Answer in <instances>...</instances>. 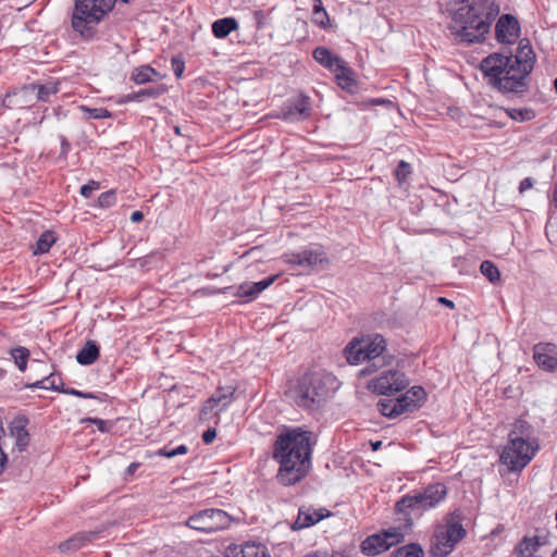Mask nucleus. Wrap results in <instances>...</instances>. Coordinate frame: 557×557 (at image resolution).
I'll list each match as a JSON object with an SVG mask.
<instances>
[{
	"label": "nucleus",
	"instance_id": "obj_1",
	"mask_svg": "<svg viewBox=\"0 0 557 557\" xmlns=\"http://www.w3.org/2000/svg\"><path fill=\"white\" fill-rule=\"evenodd\" d=\"M535 53L529 39L519 41L516 54L492 53L481 61L480 70L488 83L504 94H523L534 67Z\"/></svg>",
	"mask_w": 557,
	"mask_h": 557
},
{
	"label": "nucleus",
	"instance_id": "obj_2",
	"mask_svg": "<svg viewBox=\"0 0 557 557\" xmlns=\"http://www.w3.org/2000/svg\"><path fill=\"white\" fill-rule=\"evenodd\" d=\"M312 433L300 428L286 429L273 444V459L280 463L277 481L290 486L309 472L312 454Z\"/></svg>",
	"mask_w": 557,
	"mask_h": 557
},
{
	"label": "nucleus",
	"instance_id": "obj_3",
	"mask_svg": "<svg viewBox=\"0 0 557 557\" xmlns=\"http://www.w3.org/2000/svg\"><path fill=\"white\" fill-rule=\"evenodd\" d=\"M455 36L461 42L471 45L483 42L500 5L496 0H455Z\"/></svg>",
	"mask_w": 557,
	"mask_h": 557
},
{
	"label": "nucleus",
	"instance_id": "obj_4",
	"mask_svg": "<svg viewBox=\"0 0 557 557\" xmlns=\"http://www.w3.org/2000/svg\"><path fill=\"white\" fill-rule=\"evenodd\" d=\"M386 341L381 334L354 338L344 349V355L350 364H367L359 371L360 376L371 375L386 364ZM388 359H392L389 356Z\"/></svg>",
	"mask_w": 557,
	"mask_h": 557
},
{
	"label": "nucleus",
	"instance_id": "obj_5",
	"mask_svg": "<svg viewBox=\"0 0 557 557\" xmlns=\"http://www.w3.org/2000/svg\"><path fill=\"white\" fill-rule=\"evenodd\" d=\"M335 377L324 371H312L306 373L292 392L293 400L297 406L314 410L326 400Z\"/></svg>",
	"mask_w": 557,
	"mask_h": 557
},
{
	"label": "nucleus",
	"instance_id": "obj_6",
	"mask_svg": "<svg viewBox=\"0 0 557 557\" xmlns=\"http://www.w3.org/2000/svg\"><path fill=\"white\" fill-rule=\"evenodd\" d=\"M120 1L128 3V0ZM116 2L117 0H74L73 29L87 40L94 39L97 34V25Z\"/></svg>",
	"mask_w": 557,
	"mask_h": 557
},
{
	"label": "nucleus",
	"instance_id": "obj_7",
	"mask_svg": "<svg viewBox=\"0 0 557 557\" xmlns=\"http://www.w3.org/2000/svg\"><path fill=\"white\" fill-rule=\"evenodd\" d=\"M539 442L508 440L499 455V461L509 472H521L539 450Z\"/></svg>",
	"mask_w": 557,
	"mask_h": 557
},
{
	"label": "nucleus",
	"instance_id": "obj_8",
	"mask_svg": "<svg viewBox=\"0 0 557 557\" xmlns=\"http://www.w3.org/2000/svg\"><path fill=\"white\" fill-rule=\"evenodd\" d=\"M231 516L222 509H203L190 516L186 525L205 533L223 530L231 524Z\"/></svg>",
	"mask_w": 557,
	"mask_h": 557
},
{
	"label": "nucleus",
	"instance_id": "obj_9",
	"mask_svg": "<svg viewBox=\"0 0 557 557\" xmlns=\"http://www.w3.org/2000/svg\"><path fill=\"white\" fill-rule=\"evenodd\" d=\"M404 539L400 528H389L367 536L360 544V550L367 556H376L399 544Z\"/></svg>",
	"mask_w": 557,
	"mask_h": 557
},
{
	"label": "nucleus",
	"instance_id": "obj_10",
	"mask_svg": "<svg viewBox=\"0 0 557 557\" xmlns=\"http://www.w3.org/2000/svg\"><path fill=\"white\" fill-rule=\"evenodd\" d=\"M453 552V512H447L442 522L434 527L430 540L431 557H448Z\"/></svg>",
	"mask_w": 557,
	"mask_h": 557
},
{
	"label": "nucleus",
	"instance_id": "obj_11",
	"mask_svg": "<svg viewBox=\"0 0 557 557\" xmlns=\"http://www.w3.org/2000/svg\"><path fill=\"white\" fill-rule=\"evenodd\" d=\"M406 374L398 370H386L368 383V388L379 395H393L409 385Z\"/></svg>",
	"mask_w": 557,
	"mask_h": 557
},
{
	"label": "nucleus",
	"instance_id": "obj_12",
	"mask_svg": "<svg viewBox=\"0 0 557 557\" xmlns=\"http://www.w3.org/2000/svg\"><path fill=\"white\" fill-rule=\"evenodd\" d=\"M428 502L419 491L412 494L403 496L395 504V511L403 516L400 519L404 521L406 528H411L416 518H419L425 510L431 509Z\"/></svg>",
	"mask_w": 557,
	"mask_h": 557
},
{
	"label": "nucleus",
	"instance_id": "obj_13",
	"mask_svg": "<svg viewBox=\"0 0 557 557\" xmlns=\"http://www.w3.org/2000/svg\"><path fill=\"white\" fill-rule=\"evenodd\" d=\"M58 90V85L53 83L46 85L30 84L20 88L18 90L7 94V99L9 100L10 104L13 102V99L16 100L15 104H23L24 102L20 101V98L24 97H32V99H35V101L46 102L49 100V97L57 94Z\"/></svg>",
	"mask_w": 557,
	"mask_h": 557
},
{
	"label": "nucleus",
	"instance_id": "obj_14",
	"mask_svg": "<svg viewBox=\"0 0 557 557\" xmlns=\"http://www.w3.org/2000/svg\"><path fill=\"white\" fill-rule=\"evenodd\" d=\"M520 23L518 18L509 13L498 17L495 24V39L503 45H512L520 37Z\"/></svg>",
	"mask_w": 557,
	"mask_h": 557
},
{
	"label": "nucleus",
	"instance_id": "obj_15",
	"mask_svg": "<svg viewBox=\"0 0 557 557\" xmlns=\"http://www.w3.org/2000/svg\"><path fill=\"white\" fill-rule=\"evenodd\" d=\"M310 98L300 95L297 99L287 101L281 109L280 117L286 122H296L310 116Z\"/></svg>",
	"mask_w": 557,
	"mask_h": 557
},
{
	"label": "nucleus",
	"instance_id": "obj_16",
	"mask_svg": "<svg viewBox=\"0 0 557 557\" xmlns=\"http://www.w3.org/2000/svg\"><path fill=\"white\" fill-rule=\"evenodd\" d=\"M288 262L306 269H315L319 265L327 264L329 259L320 250L306 249L300 252L290 253Z\"/></svg>",
	"mask_w": 557,
	"mask_h": 557
},
{
	"label": "nucleus",
	"instance_id": "obj_17",
	"mask_svg": "<svg viewBox=\"0 0 557 557\" xmlns=\"http://www.w3.org/2000/svg\"><path fill=\"white\" fill-rule=\"evenodd\" d=\"M331 516L330 510L325 508L315 509L311 506H302L298 510V516L293 524L294 530L309 528Z\"/></svg>",
	"mask_w": 557,
	"mask_h": 557
},
{
	"label": "nucleus",
	"instance_id": "obj_18",
	"mask_svg": "<svg viewBox=\"0 0 557 557\" xmlns=\"http://www.w3.org/2000/svg\"><path fill=\"white\" fill-rule=\"evenodd\" d=\"M555 345L553 344H536L533 348V359L536 364L545 371H557V357L554 356Z\"/></svg>",
	"mask_w": 557,
	"mask_h": 557
},
{
	"label": "nucleus",
	"instance_id": "obj_19",
	"mask_svg": "<svg viewBox=\"0 0 557 557\" xmlns=\"http://www.w3.org/2000/svg\"><path fill=\"white\" fill-rule=\"evenodd\" d=\"M45 382H49L50 389L55 391V392H60V393H64V394H69V395H73V396L82 397V398H95V399H99V400H103L107 398V394H101V396H96L92 393H85V392H82V391H78V389H75L72 387H67V388L58 387L57 379L53 376V374H49L46 377H44L42 380H39V381L28 385L27 387H46L44 385Z\"/></svg>",
	"mask_w": 557,
	"mask_h": 557
},
{
	"label": "nucleus",
	"instance_id": "obj_20",
	"mask_svg": "<svg viewBox=\"0 0 557 557\" xmlns=\"http://www.w3.org/2000/svg\"><path fill=\"white\" fill-rule=\"evenodd\" d=\"M276 280V275L269 276L260 282L256 283H243L237 287L236 296L239 298H256L261 292L268 288L270 285L274 283Z\"/></svg>",
	"mask_w": 557,
	"mask_h": 557
},
{
	"label": "nucleus",
	"instance_id": "obj_21",
	"mask_svg": "<svg viewBox=\"0 0 557 557\" xmlns=\"http://www.w3.org/2000/svg\"><path fill=\"white\" fill-rule=\"evenodd\" d=\"M313 58L318 63H320L327 70L332 71L333 73L338 71V69L342 67V64L345 63V61L342 58L333 54L325 47H317L313 50Z\"/></svg>",
	"mask_w": 557,
	"mask_h": 557
},
{
	"label": "nucleus",
	"instance_id": "obj_22",
	"mask_svg": "<svg viewBox=\"0 0 557 557\" xmlns=\"http://www.w3.org/2000/svg\"><path fill=\"white\" fill-rule=\"evenodd\" d=\"M419 492L428 502L429 506L434 508L447 495V487L445 484L436 482L419 490Z\"/></svg>",
	"mask_w": 557,
	"mask_h": 557
},
{
	"label": "nucleus",
	"instance_id": "obj_23",
	"mask_svg": "<svg viewBox=\"0 0 557 557\" xmlns=\"http://www.w3.org/2000/svg\"><path fill=\"white\" fill-rule=\"evenodd\" d=\"M532 433V425L529 422L519 419L512 424L508 434V440H515V442H537V440L533 437Z\"/></svg>",
	"mask_w": 557,
	"mask_h": 557
},
{
	"label": "nucleus",
	"instance_id": "obj_24",
	"mask_svg": "<svg viewBox=\"0 0 557 557\" xmlns=\"http://www.w3.org/2000/svg\"><path fill=\"white\" fill-rule=\"evenodd\" d=\"M99 346L95 341H87L84 347L77 352L76 361L82 366H90L99 358Z\"/></svg>",
	"mask_w": 557,
	"mask_h": 557
},
{
	"label": "nucleus",
	"instance_id": "obj_25",
	"mask_svg": "<svg viewBox=\"0 0 557 557\" xmlns=\"http://www.w3.org/2000/svg\"><path fill=\"white\" fill-rule=\"evenodd\" d=\"M238 23L234 17H223L212 24V33L216 38H225L237 29Z\"/></svg>",
	"mask_w": 557,
	"mask_h": 557
},
{
	"label": "nucleus",
	"instance_id": "obj_26",
	"mask_svg": "<svg viewBox=\"0 0 557 557\" xmlns=\"http://www.w3.org/2000/svg\"><path fill=\"white\" fill-rule=\"evenodd\" d=\"M335 77L337 79L338 85L343 89H347L349 91L356 86V81L354 78V72L350 67L347 66L346 62L342 64V67L338 69L335 73Z\"/></svg>",
	"mask_w": 557,
	"mask_h": 557
},
{
	"label": "nucleus",
	"instance_id": "obj_27",
	"mask_svg": "<svg viewBox=\"0 0 557 557\" xmlns=\"http://www.w3.org/2000/svg\"><path fill=\"white\" fill-rule=\"evenodd\" d=\"M55 240L57 237L52 231L44 232L36 243L34 255H42L48 252L51 246L55 243Z\"/></svg>",
	"mask_w": 557,
	"mask_h": 557
},
{
	"label": "nucleus",
	"instance_id": "obj_28",
	"mask_svg": "<svg viewBox=\"0 0 557 557\" xmlns=\"http://www.w3.org/2000/svg\"><path fill=\"white\" fill-rule=\"evenodd\" d=\"M153 75H158V72L149 65H143L136 67L132 74V79L138 84H146L153 81Z\"/></svg>",
	"mask_w": 557,
	"mask_h": 557
},
{
	"label": "nucleus",
	"instance_id": "obj_29",
	"mask_svg": "<svg viewBox=\"0 0 557 557\" xmlns=\"http://www.w3.org/2000/svg\"><path fill=\"white\" fill-rule=\"evenodd\" d=\"M220 408H222V401L211 395L202 405L199 417L201 420H208L211 416H216L221 411Z\"/></svg>",
	"mask_w": 557,
	"mask_h": 557
},
{
	"label": "nucleus",
	"instance_id": "obj_30",
	"mask_svg": "<svg viewBox=\"0 0 557 557\" xmlns=\"http://www.w3.org/2000/svg\"><path fill=\"white\" fill-rule=\"evenodd\" d=\"M424 552L420 544L410 543L395 549L391 557H423Z\"/></svg>",
	"mask_w": 557,
	"mask_h": 557
},
{
	"label": "nucleus",
	"instance_id": "obj_31",
	"mask_svg": "<svg viewBox=\"0 0 557 557\" xmlns=\"http://www.w3.org/2000/svg\"><path fill=\"white\" fill-rule=\"evenodd\" d=\"M230 557V556H227ZM231 557H267L264 549L256 544H246L239 550L234 548Z\"/></svg>",
	"mask_w": 557,
	"mask_h": 557
},
{
	"label": "nucleus",
	"instance_id": "obj_32",
	"mask_svg": "<svg viewBox=\"0 0 557 557\" xmlns=\"http://www.w3.org/2000/svg\"><path fill=\"white\" fill-rule=\"evenodd\" d=\"M312 15V22L317 24L319 27L326 29L330 26L329 14L323 8L321 0H315Z\"/></svg>",
	"mask_w": 557,
	"mask_h": 557
},
{
	"label": "nucleus",
	"instance_id": "obj_33",
	"mask_svg": "<svg viewBox=\"0 0 557 557\" xmlns=\"http://www.w3.org/2000/svg\"><path fill=\"white\" fill-rule=\"evenodd\" d=\"M236 392V387L233 385L219 386L212 394L218 400L222 401V408L225 409L233 400V396Z\"/></svg>",
	"mask_w": 557,
	"mask_h": 557
},
{
	"label": "nucleus",
	"instance_id": "obj_34",
	"mask_svg": "<svg viewBox=\"0 0 557 557\" xmlns=\"http://www.w3.org/2000/svg\"><path fill=\"white\" fill-rule=\"evenodd\" d=\"M10 355L18 370L22 372L25 371L29 359V350L25 347L18 346L16 348H12L10 350Z\"/></svg>",
	"mask_w": 557,
	"mask_h": 557
},
{
	"label": "nucleus",
	"instance_id": "obj_35",
	"mask_svg": "<svg viewBox=\"0 0 557 557\" xmlns=\"http://www.w3.org/2000/svg\"><path fill=\"white\" fill-rule=\"evenodd\" d=\"M11 433L16 440V446L20 450L25 449V447L29 443V434L26 430L25 425L20 423H14V425L11 428Z\"/></svg>",
	"mask_w": 557,
	"mask_h": 557
},
{
	"label": "nucleus",
	"instance_id": "obj_36",
	"mask_svg": "<svg viewBox=\"0 0 557 557\" xmlns=\"http://www.w3.org/2000/svg\"><path fill=\"white\" fill-rule=\"evenodd\" d=\"M540 545L537 537H524L516 547L517 553L522 557H533V553Z\"/></svg>",
	"mask_w": 557,
	"mask_h": 557
},
{
	"label": "nucleus",
	"instance_id": "obj_37",
	"mask_svg": "<svg viewBox=\"0 0 557 557\" xmlns=\"http://www.w3.org/2000/svg\"><path fill=\"white\" fill-rule=\"evenodd\" d=\"M480 271L491 283H496L500 280L498 268L490 260H485L481 263Z\"/></svg>",
	"mask_w": 557,
	"mask_h": 557
},
{
	"label": "nucleus",
	"instance_id": "obj_38",
	"mask_svg": "<svg viewBox=\"0 0 557 557\" xmlns=\"http://www.w3.org/2000/svg\"><path fill=\"white\" fill-rule=\"evenodd\" d=\"M377 409L382 416L387 418L398 417V412L395 406V399H381L377 403Z\"/></svg>",
	"mask_w": 557,
	"mask_h": 557
},
{
	"label": "nucleus",
	"instance_id": "obj_39",
	"mask_svg": "<svg viewBox=\"0 0 557 557\" xmlns=\"http://www.w3.org/2000/svg\"><path fill=\"white\" fill-rule=\"evenodd\" d=\"M395 406L398 412V416L407 412H413L418 408L416 407V404L412 403L411 398L409 396L401 395L400 397L395 399Z\"/></svg>",
	"mask_w": 557,
	"mask_h": 557
},
{
	"label": "nucleus",
	"instance_id": "obj_40",
	"mask_svg": "<svg viewBox=\"0 0 557 557\" xmlns=\"http://www.w3.org/2000/svg\"><path fill=\"white\" fill-rule=\"evenodd\" d=\"M164 92L165 88L163 86L147 87L136 91L134 98H140V101L146 98L156 99Z\"/></svg>",
	"mask_w": 557,
	"mask_h": 557
},
{
	"label": "nucleus",
	"instance_id": "obj_41",
	"mask_svg": "<svg viewBox=\"0 0 557 557\" xmlns=\"http://www.w3.org/2000/svg\"><path fill=\"white\" fill-rule=\"evenodd\" d=\"M404 396H409L412 403L416 404V407L419 408L423 400L425 399V392L421 386H413L408 392L403 394Z\"/></svg>",
	"mask_w": 557,
	"mask_h": 557
},
{
	"label": "nucleus",
	"instance_id": "obj_42",
	"mask_svg": "<svg viewBox=\"0 0 557 557\" xmlns=\"http://www.w3.org/2000/svg\"><path fill=\"white\" fill-rule=\"evenodd\" d=\"M411 173V166L408 162L401 160L395 171L396 178L399 182H404L408 175Z\"/></svg>",
	"mask_w": 557,
	"mask_h": 557
},
{
	"label": "nucleus",
	"instance_id": "obj_43",
	"mask_svg": "<svg viewBox=\"0 0 557 557\" xmlns=\"http://www.w3.org/2000/svg\"><path fill=\"white\" fill-rule=\"evenodd\" d=\"M114 202H115V191L114 190H109V191L102 193L98 197V203L101 208H110L111 206L114 205Z\"/></svg>",
	"mask_w": 557,
	"mask_h": 557
},
{
	"label": "nucleus",
	"instance_id": "obj_44",
	"mask_svg": "<svg viewBox=\"0 0 557 557\" xmlns=\"http://www.w3.org/2000/svg\"><path fill=\"white\" fill-rule=\"evenodd\" d=\"M466 535L467 530L460 522L459 515L455 511V544L465 539Z\"/></svg>",
	"mask_w": 557,
	"mask_h": 557
},
{
	"label": "nucleus",
	"instance_id": "obj_45",
	"mask_svg": "<svg viewBox=\"0 0 557 557\" xmlns=\"http://www.w3.org/2000/svg\"><path fill=\"white\" fill-rule=\"evenodd\" d=\"M533 111L532 110H529V109H513L512 112L510 113V116L513 119V120H518L520 119V121H528V120H531L533 117Z\"/></svg>",
	"mask_w": 557,
	"mask_h": 557
},
{
	"label": "nucleus",
	"instance_id": "obj_46",
	"mask_svg": "<svg viewBox=\"0 0 557 557\" xmlns=\"http://www.w3.org/2000/svg\"><path fill=\"white\" fill-rule=\"evenodd\" d=\"M172 71L174 73V75L180 78L183 73H184V70H185V62L182 58L180 57H174L172 58Z\"/></svg>",
	"mask_w": 557,
	"mask_h": 557
},
{
	"label": "nucleus",
	"instance_id": "obj_47",
	"mask_svg": "<svg viewBox=\"0 0 557 557\" xmlns=\"http://www.w3.org/2000/svg\"><path fill=\"white\" fill-rule=\"evenodd\" d=\"M99 188V183L95 181H90L88 184H85L81 188V195L85 198H89L92 193Z\"/></svg>",
	"mask_w": 557,
	"mask_h": 557
},
{
	"label": "nucleus",
	"instance_id": "obj_48",
	"mask_svg": "<svg viewBox=\"0 0 557 557\" xmlns=\"http://www.w3.org/2000/svg\"><path fill=\"white\" fill-rule=\"evenodd\" d=\"M305 557H347L343 552H327V550H317L312 554H308Z\"/></svg>",
	"mask_w": 557,
	"mask_h": 557
},
{
	"label": "nucleus",
	"instance_id": "obj_49",
	"mask_svg": "<svg viewBox=\"0 0 557 557\" xmlns=\"http://www.w3.org/2000/svg\"><path fill=\"white\" fill-rule=\"evenodd\" d=\"M76 540L70 539L60 544L59 548L62 553H70L81 548V544H75Z\"/></svg>",
	"mask_w": 557,
	"mask_h": 557
},
{
	"label": "nucleus",
	"instance_id": "obj_50",
	"mask_svg": "<svg viewBox=\"0 0 557 557\" xmlns=\"http://www.w3.org/2000/svg\"><path fill=\"white\" fill-rule=\"evenodd\" d=\"M76 540L70 539L60 544L59 548L62 553H70L81 548V544H75Z\"/></svg>",
	"mask_w": 557,
	"mask_h": 557
},
{
	"label": "nucleus",
	"instance_id": "obj_51",
	"mask_svg": "<svg viewBox=\"0 0 557 557\" xmlns=\"http://www.w3.org/2000/svg\"><path fill=\"white\" fill-rule=\"evenodd\" d=\"M84 421L97 425V428H98V430L100 432H108L109 431V428L107 426L108 422L102 420V419H99V418H87Z\"/></svg>",
	"mask_w": 557,
	"mask_h": 557
},
{
	"label": "nucleus",
	"instance_id": "obj_52",
	"mask_svg": "<svg viewBox=\"0 0 557 557\" xmlns=\"http://www.w3.org/2000/svg\"><path fill=\"white\" fill-rule=\"evenodd\" d=\"M88 112L89 116L94 119H104L110 116L109 111L102 108L88 109Z\"/></svg>",
	"mask_w": 557,
	"mask_h": 557
},
{
	"label": "nucleus",
	"instance_id": "obj_53",
	"mask_svg": "<svg viewBox=\"0 0 557 557\" xmlns=\"http://www.w3.org/2000/svg\"><path fill=\"white\" fill-rule=\"evenodd\" d=\"M15 99H13V102L10 104L9 100L5 98L4 99V102H5V106L8 108H13V107H27L29 106L32 102L35 101V99H32V97H24V98H20V101L24 102L23 104H15Z\"/></svg>",
	"mask_w": 557,
	"mask_h": 557
},
{
	"label": "nucleus",
	"instance_id": "obj_54",
	"mask_svg": "<svg viewBox=\"0 0 557 557\" xmlns=\"http://www.w3.org/2000/svg\"><path fill=\"white\" fill-rule=\"evenodd\" d=\"M215 437H216L215 429L210 428L207 431H205L202 434V441L205 444H211Z\"/></svg>",
	"mask_w": 557,
	"mask_h": 557
},
{
	"label": "nucleus",
	"instance_id": "obj_55",
	"mask_svg": "<svg viewBox=\"0 0 557 557\" xmlns=\"http://www.w3.org/2000/svg\"><path fill=\"white\" fill-rule=\"evenodd\" d=\"M532 187H533V180L531 177H525L524 180H522L520 182L519 191L522 194Z\"/></svg>",
	"mask_w": 557,
	"mask_h": 557
},
{
	"label": "nucleus",
	"instance_id": "obj_56",
	"mask_svg": "<svg viewBox=\"0 0 557 557\" xmlns=\"http://www.w3.org/2000/svg\"><path fill=\"white\" fill-rule=\"evenodd\" d=\"M158 456L166 457V458H173L175 457L174 448L169 449L168 447H163L157 451Z\"/></svg>",
	"mask_w": 557,
	"mask_h": 557
},
{
	"label": "nucleus",
	"instance_id": "obj_57",
	"mask_svg": "<svg viewBox=\"0 0 557 557\" xmlns=\"http://www.w3.org/2000/svg\"><path fill=\"white\" fill-rule=\"evenodd\" d=\"M144 219V214L141 211H134L132 214H131V221L133 223H138L140 221H143Z\"/></svg>",
	"mask_w": 557,
	"mask_h": 557
},
{
	"label": "nucleus",
	"instance_id": "obj_58",
	"mask_svg": "<svg viewBox=\"0 0 557 557\" xmlns=\"http://www.w3.org/2000/svg\"><path fill=\"white\" fill-rule=\"evenodd\" d=\"M73 540H76L75 541V544H81V548L84 546V544L86 543V541L88 540V537L84 534H78V535H75L72 537Z\"/></svg>",
	"mask_w": 557,
	"mask_h": 557
},
{
	"label": "nucleus",
	"instance_id": "obj_59",
	"mask_svg": "<svg viewBox=\"0 0 557 557\" xmlns=\"http://www.w3.org/2000/svg\"><path fill=\"white\" fill-rule=\"evenodd\" d=\"M188 450L187 446L186 445H180L177 446L176 448H174V454L175 456L177 455H184L186 454Z\"/></svg>",
	"mask_w": 557,
	"mask_h": 557
},
{
	"label": "nucleus",
	"instance_id": "obj_60",
	"mask_svg": "<svg viewBox=\"0 0 557 557\" xmlns=\"http://www.w3.org/2000/svg\"><path fill=\"white\" fill-rule=\"evenodd\" d=\"M138 467H139V463H138V462H132V463L128 466V468H127V473H128L129 475L134 474V473H135V471L138 469Z\"/></svg>",
	"mask_w": 557,
	"mask_h": 557
},
{
	"label": "nucleus",
	"instance_id": "obj_61",
	"mask_svg": "<svg viewBox=\"0 0 557 557\" xmlns=\"http://www.w3.org/2000/svg\"><path fill=\"white\" fill-rule=\"evenodd\" d=\"M437 300H438V302L444 304L445 306H447L449 308H453V300L447 299L445 297H440Z\"/></svg>",
	"mask_w": 557,
	"mask_h": 557
},
{
	"label": "nucleus",
	"instance_id": "obj_62",
	"mask_svg": "<svg viewBox=\"0 0 557 557\" xmlns=\"http://www.w3.org/2000/svg\"><path fill=\"white\" fill-rule=\"evenodd\" d=\"M135 97V92L133 94H128L124 97L123 101L124 102H128V101H140V98H134Z\"/></svg>",
	"mask_w": 557,
	"mask_h": 557
},
{
	"label": "nucleus",
	"instance_id": "obj_63",
	"mask_svg": "<svg viewBox=\"0 0 557 557\" xmlns=\"http://www.w3.org/2000/svg\"><path fill=\"white\" fill-rule=\"evenodd\" d=\"M71 148V145L69 144V141L63 138L62 139V152L66 153Z\"/></svg>",
	"mask_w": 557,
	"mask_h": 557
},
{
	"label": "nucleus",
	"instance_id": "obj_64",
	"mask_svg": "<svg viewBox=\"0 0 557 557\" xmlns=\"http://www.w3.org/2000/svg\"><path fill=\"white\" fill-rule=\"evenodd\" d=\"M382 446V442L381 441H376V442H371V447L374 451L379 450Z\"/></svg>",
	"mask_w": 557,
	"mask_h": 557
}]
</instances>
